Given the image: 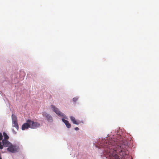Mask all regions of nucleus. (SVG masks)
Segmentation results:
<instances>
[{"instance_id": "obj_1", "label": "nucleus", "mask_w": 159, "mask_h": 159, "mask_svg": "<svg viewBox=\"0 0 159 159\" xmlns=\"http://www.w3.org/2000/svg\"><path fill=\"white\" fill-rule=\"evenodd\" d=\"M98 144L104 148L106 157L111 159H125L127 157L129 146L126 141L120 143L117 139L114 138L109 140H102Z\"/></svg>"}, {"instance_id": "obj_2", "label": "nucleus", "mask_w": 159, "mask_h": 159, "mask_svg": "<svg viewBox=\"0 0 159 159\" xmlns=\"http://www.w3.org/2000/svg\"><path fill=\"white\" fill-rule=\"evenodd\" d=\"M51 108L53 109V111L59 116L61 117L67 119L66 116L64 115V114L60 111L58 109L56 108L54 105H52L51 106Z\"/></svg>"}, {"instance_id": "obj_3", "label": "nucleus", "mask_w": 159, "mask_h": 159, "mask_svg": "<svg viewBox=\"0 0 159 159\" xmlns=\"http://www.w3.org/2000/svg\"><path fill=\"white\" fill-rule=\"evenodd\" d=\"M8 151L12 153H15L19 150V148L16 145L11 144L7 148Z\"/></svg>"}, {"instance_id": "obj_4", "label": "nucleus", "mask_w": 159, "mask_h": 159, "mask_svg": "<svg viewBox=\"0 0 159 159\" xmlns=\"http://www.w3.org/2000/svg\"><path fill=\"white\" fill-rule=\"evenodd\" d=\"M27 122L30 124V128L31 129H36L39 127L40 126L39 123L34 122L31 120H28Z\"/></svg>"}, {"instance_id": "obj_5", "label": "nucleus", "mask_w": 159, "mask_h": 159, "mask_svg": "<svg viewBox=\"0 0 159 159\" xmlns=\"http://www.w3.org/2000/svg\"><path fill=\"white\" fill-rule=\"evenodd\" d=\"M43 116L45 117L47 120L49 122H52L53 121L52 118L49 114L46 112H44L43 113Z\"/></svg>"}, {"instance_id": "obj_6", "label": "nucleus", "mask_w": 159, "mask_h": 159, "mask_svg": "<svg viewBox=\"0 0 159 159\" xmlns=\"http://www.w3.org/2000/svg\"><path fill=\"white\" fill-rule=\"evenodd\" d=\"M2 143L4 147H9L11 144L8 140L6 139L2 140Z\"/></svg>"}, {"instance_id": "obj_7", "label": "nucleus", "mask_w": 159, "mask_h": 159, "mask_svg": "<svg viewBox=\"0 0 159 159\" xmlns=\"http://www.w3.org/2000/svg\"><path fill=\"white\" fill-rule=\"evenodd\" d=\"M29 128H30V124L27 122V120L26 121V123H24L22 126V130H25Z\"/></svg>"}, {"instance_id": "obj_8", "label": "nucleus", "mask_w": 159, "mask_h": 159, "mask_svg": "<svg viewBox=\"0 0 159 159\" xmlns=\"http://www.w3.org/2000/svg\"><path fill=\"white\" fill-rule=\"evenodd\" d=\"M70 118L72 122L74 124L78 125L80 123V121L76 120L75 118L73 116H70Z\"/></svg>"}, {"instance_id": "obj_9", "label": "nucleus", "mask_w": 159, "mask_h": 159, "mask_svg": "<svg viewBox=\"0 0 159 159\" xmlns=\"http://www.w3.org/2000/svg\"><path fill=\"white\" fill-rule=\"evenodd\" d=\"M62 120L66 125L67 128H70L71 127V125L68 120H65L64 118L62 119Z\"/></svg>"}, {"instance_id": "obj_10", "label": "nucleus", "mask_w": 159, "mask_h": 159, "mask_svg": "<svg viewBox=\"0 0 159 159\" xmlns=\"http://www.w3.org/2000/svg\"><path fill=\"white\" fill-rule=\"evenodd\" d=\"M11 117L12 122H17V118L15 115L12 114Z\"/></svg>"}, {"instance_id": "obj_11", "label": "nucleus", "mask_w": 159, "mask_h": 159, "mask_svg": "<svg viewBox=\"0 0 159 159\" xmlns=\"http://www.w3.org/2000/svg\"><path fill=\"white\" fill-rule=\"evenodd\" d=\"M13 124V127H15L16 129L18 130V125L17 123V122H12Z\"/></svg>"}, {"instance_id": "obj_12", "label": "nucleus", "mask_w": 159, "mask_h": 159, "mask_svg": "<svg viewBox=\"0 0 159 159\" xmlns=\"http://www.w3.org/2000/svg\"><path fill=\"white\" fill-rule=\"evenodd\" d=\"M3 137L4 138V139L7 140L9 139V137L7 135V134L5 132H3Z\"/></svg>"}, {"instance_id": "obj_13", "label": "nucleus", "mask_w": 159, "mask_h": 159, "mask_svg": "<svg viewBox=\"0 0 159 159\" xmlns=\"http://www.w3.org/2000/svg\"><path fill=\"white\" fill-rule=\"evenodd\" d=\"M3 145L2 144V142L0 141V149H2L3 148Z\"/></svg>"}, {"instance_id": "obj_14", "label": "nucleus", "mask_w": 159, "mask_h": 159, "mask_svg": "<svg viewBox=\"0 0 159 159\" xmlns=\"http://www.w3.org/2000/svg\"><path fill=\"white\" fill-rule=\"evenodd\" d=\"M78 99V98L77 97L74 98L73 99V100L74 102H76Z\"/></svg>"}, {"instance_id": "obj_15", "label": "nucleus", "mask_w": 159, "mask_h": 159, "mask_svg": "<svg viewBox=\"0 0 159 159\" xmlns=\"http://www.w3.org/2000/svg\"><path fill=\"white\" fill-rule=\"evenodd\" d=\"M3 136L1 133H0V141L2 140Z\"/></svg>"}, {"instance_id": "obj_16", "label": "nucleus", "mask_w": 159, "mask_h": 159, "mask_svg": "<svg viewBox=\"0 0 159 159\" xmlns=\"http://www.w3.org/2000/svg\"><path fill=\"white\" fill-rule=\"evenodd\" d=\"M75 129L76 130H78L79 129V128L78 127H75Z\"/></svg>"}, {"instance_id": "obj_17", "label": "nucleus", "mask_w": 159, "mask_h": 159, "mask_svg": "<svg viewBox=\"0 0 159 159\" xmlns=\"http://www.w3.org/2000/svg\"><path fill=\"white\" fill-rule=\"evenodd\" d=\"M0 159H2V158L1 157V154L0 153Z\"/></svg>"}, {"instance_id": "obj_18", "label": "nucleus", "mask_w": 159, "mask_h": 159, "mask_svg": "<svg viewBox=\"0 0 159 159\" xmlns=\"http://www.w3.org/2000/svg\"><path fill=\"white\" fill-rule=\"evenodd\" d=\"M131 159H133V158L132 157H131Z\"/></svg>"}]
</instances>
